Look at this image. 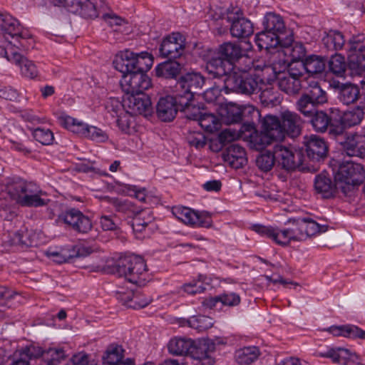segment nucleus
Returning <instances> with one entry per match:
<instances>
[{"label": "nucleus", "instance_id": "f257e3e1", "mask_svg": "<svg viewBox=\"0 0 365 365\" xmlns=\"http://www.w3.org/2000/svg\"><path fill=\"white\" fill-rule=\"evenodd\" d=\"M6 190L10 198L22 207H44L51 202L47 193L33 181L10 179L6 182Z\"/></svg>", "mask_w": 365, "mask_h": 365}, {"label": "nucleus", "instance_id": "f03ea898", "mask_svg": "<svg viewBox=\"0 0 365 365\" xmlns=\"http://www.w3.org/2000/svg\"><path fill=\"white\" fill-rule=\"evenodd\" d=\"M244 60L245 65L238 66L240 73L233 72L223 79V89L226 93L235 92L251 95L262 89L263 79L258 75L248 73L254 66L252 60L250 58H245Z\"/></svg>", "mask_w": 365, "mask_h": 365}, {"label": "nucleus", "instance_id": "7ed1b4c3", "mask_svg": "<svg viewBox=\"0 0 365 365\" xmlns=\"http://www.w3.org/2000/svg\"><path fill=\"white\" fill-rule=\"evenodd\" d=\"M0 31L8 41L6 48H16L20 51L29 50L33 46L34 39L29 31L9 14H0Z\"/></svg>", "mask_w": 365, "mask_h": 365}, {"label": "nucleus", "instance_id": "20e7f679", "mask_svg": "<svg viewBox=\"0 0 365 365\" xmlns=\"http://www.w3.org/2000/svg\"><path fill=\"white\" fill-rule=\"evenodd\" d=\"M115 272L123 276L129 282L143 286L147 281V266L139 256L128 255L120 257L115 265Z\"/></svg>", "mask_w": 365, "mask_h": 365}, {"label": "nucleus", "instance_id": "39448f33", "mask_svg": "<svg viewBox=\"0 0 365 365\" xmlns=\"http://www.w3.org/2000/svg\"><path fill=\"white\" fill-rule=\"evenodd\" d=\"M365 178V170L359 163L352 161H344L340 164L335 175L338 183H344L341 188L344 193L349 191L351 187L359 185Z\"/></svg>", "mask_w": 365, "mask_h": 365}, {"label": "nucleus", "instance_id": "423d86ee", "mask_svg": "<svg viewBox=\"0 0 365 365\" xmlns=\"http://www.w3.org/2000/svg\"><path fill=\"white\" fill-rule=\"evenodd\" d=\"M60 120L66 129L97 143H104L108 139L107 133L101 128L88 125L71 116H62Z\"/></svg>", "mask_w": 365, "mask_h": 365}, {"label": "nucleus", "instance_id": "0eeeda50", "mask_svg": "<svg viewBox=\"0 0 365 365\" xmlns=\"http://www.w3.org/2000/svg\"><path fill=\"white\" fill-rule=\"evenodd\" d=\"M276 166L289 171L299 168L304 162V156L299 150H294L289 147L276 144L273 148Z\"/></svg>", "mask_w": 365, "mask_h": 365}, {"label": "nucleus", "instance_id": "6e6552de", "mask_svg": "<svg viewBox=\"0 0 365 365\" xmlns=\"http://www.w3.org/2000/svg\"><path fill=\"white\" fill-rule=\"evenodd\" d=\"M346 50L350 67L360 74L365 70V35L359 34L349 39Z\"/></svg>", "mask_w": 365, "mask_h": 365}, {"label": "nucleus", "instance_id": "1a4fd4ad", "mask_svg": "<svg viewBox=\"0 0 365 365\" xmlns=\"http://www.w3.org/2000/svg\"><path fill=\"white\" fill-rule=\"evenodd\" d=\"M56 221L58 223L66 224L73 230L81 233H87L92 228L91 220L75 208H70L62 212L58 215Z\"/></svg>", "mask_w": 365, "mask_h": 365}, {"label": "nucleus", "instance_id": "9d476101", "mask_svg": "<svg viewBox=\"0 0 365 365\" xmlns=\"http://www.w3.org/2000/svg\"><path fill=\"white\" fill-rule=\"evenodd\" d=\"M151 79L140 72H134L123 75L120 80L122 90L128 95L141 94L151 87Z\"/></svg>", "mask_w": 365, "mask_h": 365}, {"label": "nucleus", "instance_id": "9b49d317", "mask_svg": "<svg viewBox=\"0 0 365 365\" xmlns=\"http://www.w3.org/2000/svg\"><path fill=\"white\" fill-rule=\"evenodd\" d=\"M204 83L205 78L199 73H187L182 76L178 82V86L182 88V93H179L178 95L180 98L185 99V101H180L181 105L190 102Z\"/></svg>", "mask_w": 365, "mask_h": 365}, {"label": "nucleus", "instance_id": "f8f14e48", "mask_svg": "<svg viewBox=\"0 0 365 365\" xmlns=\"http://www.w3.org/2000/svg\"><path fill=\"white\" fill-rule=\"evenodd\" d=\"M173 215L183 223L193 227H210L212 225L211 216L205 212H196L186 207H175Z\"/></svg>", "mask_w": 365, "mask_h": 365}, {"label": "nucleus", "instance_id": "ddd939ff", "mask_svg": "<svg viewBox=\"0 0 365 365\" xmlns=\"http://www.w3.org/2000/svg\"><path fill=\"white\" fill-rule=\"evenodd\" d=\"M0 54L4 56L9 61L17 65L20 68L21 74L25 77L34 78L37 76L38 71L35 64L21 56L16 48L0 46Z\"/></svg>", "mask_w": 365, "mask_h": 365}, {"label": "nucleus", "instance_id": "4468645a", "mask_svg": "<svg viewBox=\"0 0 365 365\" xmlns=\"http://www.w3.org/2000/svg\"><path fill=\"white\" fill-rule=\"evenodd\" d=\"M227 20L231 22L230 33L235 38H246L253 33L252 22L242 16L241 10L238 8L228 11Z\"/></svg>", "mask_w": 365, "mask_h": 365}, {"label": "nucleus", "instance_id": "2eb2a0df", "mask_svg": "<svg viewBox=\"0 0 365 365\" xmlns=\"http://www.w3.org/2000/svg\"><path fill=\"white\" fill-rule=\"evenodd\" d=\"M185 48V43L183 36L180 33H173L163 40L160 53L164 58H177L183 54Z\"/></svg>", "mask_w": 365, "mask_h": 365}, {"label": "nucleus", "instance_id": "dca6fc26", "mask_svg": "<svg viewBox=\"0 0 365 365\" xmlns=\"http://www.w3.org/2000/svg\"><path fill=\"white\" fill-rule=\"evenodd\" d=\"M269 71L274 72L277 85L282 91L290 96L299 93L302 87L300 79L295 78L283 71L277 72L274 68L270 66H264L262 70L263 75L268 73Z\"/></svg>", "mask_w": 365, "mask_h": 365}, {"label": "nucleus", "instance_id": "f3484780", "mask_svg": "<svg viewBox=\"0 0 365 365\" xmlns=\"http://www.w3.org/2000/svg\"><path fill=\"white\" fill-rule=\"evenodd\" d=\"M304 145L306 148L307 156L313 161L324 159L327 154L328 147L324 140L316 135L304 138Z\"/></svg>", "mask_w": 365, "mask_h": 365}, {"label": "nucleus", "instance_id": "a211bd4d", "mask_svg": "<svg viewBox=\"0 0 365 365\" xmlns=\"http://www.w3.org/2000/svg\"><path fill=\"white\" fill-rule=\"evenodd\" d=\"M124 102L125 106H126L129 113L133 115H143L147 116L152 112L150 99L144 93L128 96Z\"/></svg>", "mask_w": 365, "mask_h": 365}, {"label": "nucleus", "instance_id": "6ab92c4d", "mask_svg": "<svg viewBox=\"0 0 365 365\" xmlns=\"http://www.w3.org/2000/svg\"><path fill=\"white\" fill-rule=\"evenodd\" d=\"M179 99L178 94L175 97L168 96L160 98L157 104V115L162 121L170 122L175 118L180 108Z\"/></svg>", "mask_w": 365, "mask_h": 365}, {"label": "nucleus", "instance_id": "aec40b11", "mask_svg": "<svg viewBox=\"0 0 365 365\" xmlns=\"http://www.w3.org/2000/svg\"><path fill=\"white\" fill-rule=\"evenodd\" d=\"M343 151L348 156L364 158L365 156V135L357 133H345V139L341 142Z\"/></svg>", "mask_w": 365, "mask_h": 365}, {"label": "nucleus", "instance_id": "412c9836", "mask_svg": "<svg viewBox=\"0 0 365 365\" xmlns=\"http://www.w3.org/2000/svg\"><path fill=\"white\" fill-rule=\"evenodd\" d=\"M252 230L262 236L267 237L274 241L277 244L285 246L292 241L289 228L279 230L271 226L255 225Z\"/></svg>", "mask_w": 365, "mask_h": 365}, {"label": "nucleus", "instance_id": "4be33fe9", "mask_svg": "<svg viewBox=\"0 0 365 365\" xmlns=\"http://www.w3.org/2000/svg\"><path fill=\"white\" fill-rule=\"evenodd\" d=\"M219 54L233 65L234 69H238V66H242L241 62L245 63V58H249L244 55L241 46L233 42H226L222 44L219 48Z\"/></svg>", "mask_w": 365, "mask_h": 365}, {"label": "nucleus", "instance_id": "5701e85b", "mask_svg": "<svg viewBox=\"0 0 365 365\" xmlns=\"http://www.w3.org/2000/svg\"><path fill=\"white\" fill-rule=\"evenodd\" d=\"M280 120L284 133V138L287 134L296 137L301 133L303 120L295 112L288 110L280 113Z\"/></svg>", "mask_w": 365, "mask_h": 365}, {"label": "nucleus", "instance_id": "b1692460", "mask_svg": "<svg viewBox=\"0 0 365 365\" xmlns=\"http://www.w3.org/2000/svg\"><path fill=\"white\" fill-rule=\"evenodd\" d=\"M205 68L213 78L224 77L225 79L231 74L230 72L234 70V66L220 56L210 58L207 62Z\"/></svg>", "mask_w": 365, "mask_h": 365}, {"label": "nucleus", "instance_id": "393cba45", "mask_svg": "<svg viewBox=\"0 0 365 365\" xmlns=\"http://www.w3.org/2000/svg\"><path fill=\"white\" fill-rule=\"evenodd\" d=\"M136 53L130 50L120 51L113 61L114 68L123 75L136 72Z\"/></svg>", "mask_w": 365, "mask_h": 365}, {"label": "nucleus", "instance_id": "a878e982", "mask_svg": "<svg viewBox=\"0 0 365 365\" xmlns=\"http://www.w3.org/2000/svg\"><path fill=\"white\" fill-rule=\"evenodd\" d=\"M314 189L322 198L329 199L334 196L336 185L327 173H322L315 177Z\"/></svg>", "mask_w": 365, "mask_h": 365}, {"label": "nucleus", "instance_id": "bb28decb", "mask_svg": "<svg viewBox=\"0 0 365 365\" xmlns=\"http://www.w3.org/2000/svg\"><path fill=\"white\" fill-rule=\"evenodd\" d=\"M329 331L334 336H342L350 339L365 340V331L353 324L332 326Z\"/></svg>", "mask_w": 365, "mask_h": 365}, {"label": "nucleus", "instance_id": "cd10ccee", "mask_svg": "<svg viewBox=\"0 0 365 365\" xmlns=\"http://www.w3.org/2000/svg\"><path fill=\"white\" fill-rule=\"evenodd\" d=\"M262 130L275 140L284 139L281 120L274 115H266L262 122Z\"/></svg>", "mask_w": 365, "mask_h": 365}, {"label": "nucleus", "instance_id": "c85d7f7f", "mask_svg": "<svg viewBox=\"0 0 365 365\" xmlns=\"http://www.w3.org/2000/svg\"><path fill=\"white\" fill-rule=\"evenodd\" d=\"M224 158L225 161L235 169L240 168L247 163L245 149L236 144L232 145L227 148Z\"/></svg>", "mask_w": 365, "mask_h": 365}, {"label": "nucleus", "instance_id": "c756f323", "mask_svg": "<svg viewBox=\"0 0 365 365\" xmlns=\"http://www.w3.org/2000/svg\"><path fill=\"white\" fill-rule=\"evenodd\" d=\"M336 88L339 89V99L344 105H350L357 102L360 95L358 86L346 83H338Z\"/></svg>", "mask_w": 365, "mask_h": 365}, {"label": "nucleus", "instance_id": "7c9ffc66", "mask_svg": "<svg viewBox=\"0 0 365 365\" xmlns=\"http://www.w3.org/2000/svg\"><path fill=\"white\" fill-rule=\"evenodd\" d=\"M76 14L85 19H94L98 16L104 9L103 0H85L79 7Z\"/></svg>", "mask_w": 365, "mask_h": 365}, {"label": "nucleus", "instance_id": "2f4dec72", "mask_svg": "<svg viewBox=\"0 0 365 365\" xmlns=\"http://www.w3.org/2000/svg\"><path fill=\"white\" fill-rule=\"evenodd\" d=\"M255 43L260 50L264 49L267 51L271 48H275L279 44L282 45V39L279 36L265 30L256 35Z\"/></svg>", "mask_w": 365, "mask_h": 365}, {"label": "nucleus", "instance_id": "473e14b6", "mask_svg": "<svg viewBox=\"0 0 365 365\" xmlns=\"http://www.w3.org/2000/svg\"><path fill=\"white\" fill-rule=\"evenodd\" d=\"M115 296L125 305L133 309L143 308L149 304L150 302V299L140 302L138 295L135 294L131 290H124L123 289L117 290Z\"/></svg>", "mask_w": 365, "mask_h": 365}, {"label": "nucleus", "instance_id": "72a5a7b5", "mask_svg": "<svg viewBox=\"0 0 365 365\" xmlns=\"http://www.w3.org/2000/svg\"><path fill=\"white\" fill-rule=\"evenodd\" d=\"M260 355V351L256 346H246L236 350L235 361L242 365H249L255 361Z\"/></svg>", "mask_w": 365, "mask_h": 365}, {"label": "nucleus", "instance_id": "f704fd0d", "mask_svg": "<svg viewBox=\"0 0 365 365\" xmlns=\"http://www.w3.org/2000/svg\"><path fill=\"white\" fill-rule=\"evenodd\" d=\"M190 345L189 356L192 359L202 361L208 360V364L212 362L210 354L215 351V344H185Z\"/></svg>", "mask_w": 365, "mask_h": 365}, {"label": "nucleus", "instance_id": "c9c22d12", "mask_svg": "<svg viewBox=\"0 0 365 365\" xmlns=\"http://www.w3.org/2000/svg\"><path fill=\"white\" fill-rule=\"evenodd\" d=\"M103 200L113 206L117 212L126 215L128 217H132L138 213V208L130 200L120 198H113L105 197Z\"/></svg>", "mask_w": 365, "mask_h": 365}, {"label": "nucleus", "instance_id": "e433bc0d", "mask_svg": "<svg viewBox=\"0 0 365 365\" xmlns=\"http://www.w3.org/2000/svg\"><path fill=\"white\" fill-rule=\"evenodd\" d=\"M264 30L274 34L277 36L282 34L285 30V26L282 18L276 14L268 13L265 15L264 21Z\"/></svg>", "mask_w": 365, "mask_h": 365}, {"label": "nucleus", "instance_id": "4c0bfd02", "mask_svg": "<svg viewBox=\"0 0 365 365\" xmlns=\"http://www.w3.org/2000/svg\"><path fill=\"white\" fill-rule=\"evenodd\" d=\"M178 323L180 326L187 325L198 331H202L212 327L213 320L209 317L198 315L192 316L188 319H179Z\"/></svg>", "mask_w": 365, "mask_h": 365}, {"label": "nucleus", "instance_id": "58836bf2", "mask_svg": "<svg viewBox=\"0 0 365 365\" xmlns=\"http://www.w3.org/2000/svg\"><path fill=\"white\" fill-rule=\"evenodd\" d=\"M182 66L178 61H165L158 64L155 68V74L158 77L165 78H174L179 74Z\"/></svg>", "mask_w": 365, "mask_h": 365}, {"label": "nucleus", "instance_id": "ea45409f", "mask_svg": "<svg viewBox=\"0 0 365 365\" xmlns=\"http://www.w3.org/2000/svg\"><path fill=\"white\" fill-rule=\"evenodd\" d=\"M308 118L313 128L319 133L325 132L332 121L331 118L323 110H315Z\"/></svg>", "mask_w": 365, "mask_h": 365}, {"label": "nucleus", "instance_id": "a19ab883", "mask_svg": "<svg viewBox=\"0 0 365 365\" xmlns=\"http://www.w3.org/2000/svg\"><path fill=\"white\" fill-rule=\"evenodd\" d=\"M260 101L264 106H274L280 103L279 96L276 89L270 85L262 84Z\"/></svg>", "mask_w": 365, "mask_h": 365}, {"label": "nucleus", "instance_id": "79ce46f5", "mask_svg": "<svg viewBox=\"0 0 365 365\" xmlns=\"http://www.w3.org/2000/svg\"><path fill=\"white\" fill-rule=\"evenodd\" d=\"M311 100L317 105H322L327 101V95L319 83L313 80L309 81L307 91L305 93Z\"/></svg>", "mask_w": 365, "mask_h": 365}, {"label": "nucleus", "instance_id": "37998d69", "mask_svg": "<svg viewBox=\"0 0 365 365\" xmlns=\"http://www.w3.org/2000/svg\"><path fill=\"white\" fill-rule=\"evenodd\" d=\"M322 41L329 50H340L345 44L343 34L340 31L334 30L329 31Z\"/></svg>", "mask_w": 365, "mask_h": 365}, {"label": "nucleus", "instance_id": "c03bdc74", "mask_svg": "<svg viewBox=\"0 0 365 365\" xmlns=\"http://www.w3.org/2000/svg\"><path fill=\"white\" fill-rule=\"evenodd\" d=\"M131 226L135 232H142L145 228L150 225L153 221V216L150 212L145 210H139L138 213L133 216Z\"/></svg>", "mask_w": 365, "mask_h": 365}, {"label": "nucleus", "instance_id": "a18cd8bd", "mask_svg": "<svg viewBox=\"0 0 365 365\" xmlns=\"http://www.w3.org/2000/svg\"><path fill=\"white\" fill-rule=\"evenodd\" d=\"M300 228L306 235V240L320 232L327 230V225H320L309 218H299Z\"/></svg>", "mask_w": 365, "mask_h": 365}, {"label": "nucleus", "instance_id": "49530a36", "mask_svg": "<svg viewBox=\"0 0 365 365\" xmlns=\"http://www.w3.org/2000/svg\"><path fill=\"white\" fill-rule=\"evenodd\" d=\"M284 53L292 57L294 61H301L305 56L306 49L304 46L300 42L292 41L290 43H283Z\"/></svg>", "mask_w": 365, "mask_h": 365}, {"label": "nucleus", "instance_id": "de8ad7c7", "mask_svg": "<svg viewBox=\"0 0 365 365\" xmlns=\"http://www.w3.org/2000/svg\"><path fill=\"white\" fill-rule=\"evenodd\" d=\"M305 71L311 74L321 73L325 69L326 63L323 58L312 55L304 60Z\"/></svg>", "mask_w": 365, "mask_h": 365}, {"label": "nucleus", "instance_id": "09e8293b", "mask_svg": "<svg viewBox=\"0 0 365 365\" xmlns=\"http://www.w3.org/2000/svg\"><path fill=\"white\" fill-rule=\"evenodd\" d=\"M8 243L21 248L33 246V241L29 238L27 231L19 230L9 233Z\"/></svg>", "mask_w": 365, "mask_h": 365}, {"label": "nucleus", "instance_id": "8fccbe9b", "mask_svg": "<svg viewBox=\"0 0 365 365\" xmlns=\"http://www.w3.org/2000/svg\"><path fill=\"white\" fill-rule=\"evenodd\" d=\"M125 350L121 346H115L110 347L103 356V361L108 365H115L123 361Z\"/></svg>", "mask_w": 365, "mask_h": 365}, {"label": "nucleus", "instance_id": "3c124183", "mask_svg": "<svg viewBox=\"0 0 365 365\" xmlns=\"http://www.w3.org/2000/svg\"><path fill=\"white\" fill-rule=\"evenodd\" d=\"M274 140L263 130L261 132L253 130L250 135V142L256 150H262L266 146L270 145Z\"/></svg>", "mask_w": 365, "mask_h": 365}, {"label": "nucleus", "instance_id": "603ef678", "mask_svg": "<svg viewBox=\"0 0 365 365\" xmlns=\"http://www.w3.org/2000/svg\"><path fill=\"white\" fill-rule=\"evenodd\" d=\"M66 354L61 348H49L43 354V364L57 365L66 359Z\"/></svg>", "mask_w": 365, "mask_h": 365}, {"label": "nucleus", "instance_id": "864d4df0", "mask_svg": "<svg viewBox=\"0 0 365 365\" xmlns=\"http://www.w3.org/2000/svg\"><path fill=\"white\" fill-rule=\"evenodd\" d=\"M198 124L210 133L217 131L221 126L220 120L216 115L205 112L203 113L200 118Z\"/></svg>", "mask_w": 365, "mask_h": 365}, {"label": "nucleus", "instance_id": "5fc2aeb1", "mask_svg": "<svg viewBox=\"0 0 365 365\" xmlns=\"http://www.w3.org/2000/svg\"><path fill=\"white\" fill-rule=\"evenodd\" d=\"M329 71L339 77H342L346 69L345 58L340 54H336L329 61Z\"/></svg>", "mask_w": 365, "mask_h": 365}, {"label": "nucleus", "instance_id": "6e6d98bb", "mask_svg": "<svg viewBox=\"0 0 365 365\" xmlns=\"http://www.w3.org/2000/svg\"><path fill=\"white\" fill-rule=\"evenodd\" d=\"M153 56L148 52L136 53V72L145 73L150 70L153 64Z\"/></svg>", "mask_w": 365, "mask_h": 365}, {"label": "nucleus", "instance_id": "4d7b16f0", "mask_svg": "<svg viewBox=\"0 0 365 365\" xmlns=\"http://www.w3.org/2000/svg\"><path fill=\"white\" fill-rule=\"evenodd\" d=\"M317 105L305 93L302 94L297 101V110L306 118L312 116V114L316 110Z\"/></svg>", "mask_w": 365, "mask_h": 365}, {"label": "nucleus", "instance_id": "13d9d810", "mask_svg": "<svg viewBox=\"0 0 365 365\" xmlns=\"http://www.w3.org/2000/svg\"><path fill=\"white\" fill-rule=\"evenodd\" d=\"M256 165L263 172L271 170L273 166L276 165L274 152L267 151L259 155L256 159Z\"/></svg>", "mask_w": 365, "mask_h": 365}, {"label": "nucleus", "instance_id": "bf43d9fd", "mask_svg": "<svg viewBox=\"0 0 365 365\" xmlns=\"http://www.w3.org/2000/svg\"><path fill=\"white\" fill-rule=\"evenodd\" d=\"M363 118V112L354 108L344 113L341 117V122L344 127H352L359 124Z\"/></svg>", "mask_w": 365, "mask_h": 365}, {"label": "nucleus", "instance_id": "052dcab7", "mask_svg": "<svg viewBox=\"0 0 365 365\" xmlns=\"http://www.w3.org/2000/svg\"><path fill=\"white\" fill-rule=\"evenodd\" d=\"M34 139L44 145L53 144L54 140L53 133L48 128L38 127L31 129Z\"/></svg>", "mask_w": 365, "mask_h": 365}, {"label": "nucleus", "instance_id": "680f3d73", "mask_svg": "<svg viewBox=\"0 0 365 365\" xmlns=\"http://www.w3.org/2000/svg\"><path fill=\"white\" fill-rule=\"evenodd\" d=\"M351 354V353L349 349L338 348L336 349H330L327 352L322 354V356L331 359L335 363L344 365Z\"/></svg>", "mask_w": 365, "mask_h": 365}, {"label": "nucleus", "instance_id": "e2e57ef3", "mask_svg": "<svg viewBox=\"0 0 365 365\" xmlns=\"http://www.w3.org/2000/svg\"><path fill=\"white\" fill-rule=\"evenodd\" d=\"M180 101H185V99L180 98L179 105L180 106V110L185 113V118L189 120L197 121L198 123L204 111L202 110L199 106L190 105V102L187 104L181 105Z\"/></svg>", "mask_w": 365, "mask_h": 365}, {"label": "nucleus", "instance_id": "0e129e2a", "mask_svg": "<svg viewBox=\"0 0 365 365\" xmlns=\"http://www.w3.org/2000/svg\"><path fill=\"white\" fill-rule=\"evenodd\" d=\"M133 115L128 110L120 113L117 117L116 123L118 128L124 133H129L131 127L134 125Z\"/></svg>", "mask_w": 365, "mask_h": 365}, {"label": "nucleus", "instance_id": "69168bd1", "mask_svg": "<svg viewBox=\"0 0 365 365\" xmlns=\"http://www.w3.org/2000/svg\"><path fill=\"white\" fill-rule=\"evenodd\" d=\"M305 71V66L303 61H292L288 65L287 70L283 71L285 73L294 77L295 78L300 79L303 77L304 71Z\"/></svg>", "mask_w": 365, "mask_h": 365}, {"label": "nucleus", "instance_id": "338daca9", "mask_svg": "<svg viewBox=\"0 0 365 365\" xmlns=\"http://www.w3.org/2000/svg\"><path fill=\"white\" fill-rule=\"evenodd\" d=\"M186 139L191 146H194L197 149L203 148L207 143L205 136L200 132H190Z\"/></svg>", "mask_w": 365, "mask_h": 365}, {"label": "nucleus", "instance_id": "774afa93", "mask_svg": "<svg viewBox=\"0 0 365 365\" xmlns=\"http://www.w3.org/2000/svg\"><path fill=\"white\" fill-rule=\"evenodd\" d=\"M121 102L117 98H110L106 104V109L110 113L112 117H118L120 113L124 112Z\"/></svg>", "mask_w": 365, "mask_h": 365}]
</instances>
